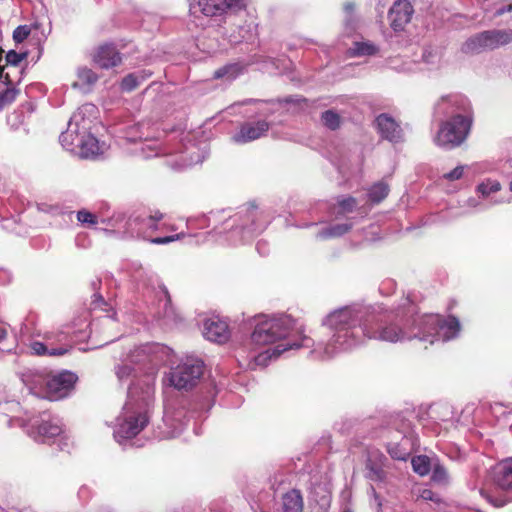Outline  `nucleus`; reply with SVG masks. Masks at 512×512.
Listing matches in <instances>:
<instances>
[{"mask_svg":"<svg viewBox=\"0 0 512 512\" xmlns=\"http://www.w3.org/2000/svg\"><path fill=\"white\" fill-rule=\"evenodd\" d=\"M463 172H464V166L460 165V166H457L456 168H454L453 170H451L450 172L445 173L443 175V178L450 180V181L458 180L462 177Z\"/></svg>","mask_w":512,"mask_h":512,"instance_id":"603ef678","label":"nucleus"},{"mask_svg":"<svg viewBox=\"0 0 512 512\" xmlns=\"http://www.w3.org/2000/svg\"><path fill=\"white\" fill-rule=\"evenodd\" d=\"M133 74H134V76H136V79L140 85L141 83H143L145 80H147L152 75V72L146 71V70H140V71L134 72Z\"/></svg>","mask_w":512,"mask_h":512,"instance_id":"bf43d9fd","label":"nucleus"},{"mask_svg":"<svg viewBox=\"0 0 512 512\" xmlns=\"http://www.w3.org/2000/svg\"><path fill=\"white\" fill-rule=\"evenodd\" d=\"M403 431H395L393 439L386 444L388 454L394 460L407 461L419 445L416 433L408 423L403 424Z\"/></svg>","mask_w":512,"mask_h":512,"instance_id":"4468645a","label":"nucleus"},{"mask_svg":"<svg viewBox=\"0 0 512 512\" xmlns=\"http://www.w3.org/2000/svg\"><path fill=\"white\" fill-rule=\"evenodd\" d=\"M512 42V28L492 29L469 37L462 45V51L478 54L487 50H495Z\"/></svg>","mask_w":512,"mask_h":512,"instance_id":"ddd939ff","label":"nucleus"},{"mask_svg":"<svg viewBox=\"0 0 512 512\" xmlns=\"http://www.w3.org/2000/svg\"><path fill=\"white\" fill-rule=\"evenodd\" d=\"M434 114L449 118L440 124L434 137L435 144L446 150L460 146L466 140L472 123L469 99L461 94L443 96L435 104Z\"/></svg>","mask_w":512,"mask_h":512,"instance_id":"39448f33","label":"nucleus"},{"mask_svg":"<svg viewBox=\"0 0 512 512\" xmlns=\"http://www.w3.org/2000/svg\"><path fill=\"white\" fill-rule=\"evenodd\" d=\"M339 213L345 214L354 211L357 206V201L353 197L341 198L338 200Z\"/></svg>","mask_w":512,"mask_h":512,"instance_id":"49530a36","label":"nucleus"},{"mask_svg":"<svg viewBox=\"0 0 512 512\" xmlns=\"http://www.w3.org/2000/svg\"><path fill=\"white\" fill-rule=\"evenodd\" d=\"M97 115L98 109L92 103L79 107L70 117L67 130L59 137L62 147L85 159L102 154L105 144H101L91 132Z\"/></svg>","mask_w":512,"mask_h":512,"instance_id":"0eeeda50","label":"nucleus"},{"mask_svg":"<svg viewBox=\"0 0 512 512\" xmlns=\"http://www.w3.org/2000/svg\"><path fill=\"white\" fill-rule=\"evenodd\" d=\"M92 494V489L88 485H82L77 492L78 499L83 503H86Z\"/></svg>","mask_w":512,"mask_h":512,"instance_id":"3c124183","label":"nucleus"},{"mask_svg":"<svg viewBox=\"0 0 512 512\" xmlns=\"http://www.w3.org/2000/svg\"><path fill=\"white\" fill-rule=\"evenodd\" d=\"M163 421L165 425L171 429L167 432V437H177L184 430L187 425L188 419L186 411L183 407L174 408L171 405H166L164 410Z\"/></svg>","mask_w":512,"mask_h":512,"instance_id":"5701e85b","label":"nucleus"},{"mask_svg":"<svg viewBox=\"0 0 512 512\" xmlns=\"http://www.w3.org/2000/svg\"><path fill=\"white\" fill-rule=\"evenodd\" d=\"M431 480L439 485H446L449 482V475L446 468L439 463L434 464Z\"/></svg>","mask_w":512,"mask_h":512,"instance_id":"a19ab883","label":"nucleus"},{"mask_svg":"<svg viewBox=\"0 0 512 512\" xmlns=\"http://www.w3.org/2000/svg\"><path fill=\"white\" fill-rule=\"evenodd\" d=\"M162 220L163 214L160 212H155L149 216H138L129 220V228L135 231L137 236L157 245L168 244L184 236V233H178L164 237H153L155 232L164 231L169 228Z\"/></svg>","mask_w":512,"mask_h":512,"instance_id":"9b49d317","label":"nucleus"},{"mask_svg":"<svg viewBox=\"0 0 512 512\" xmlns=\"http://www.w3.org/2000/svg\"><path fill=\"white\" fill-rule=\"evenodd\" d=\"M97 80L98 76L93 70L87 67H80L77 70V80L73 82L72 87L79 89L83 93H88L92 90Z\"/></svg>","mask_w":512,"mask_h":512,"instance_id":"473e14b6","label":"nucleus"},{"mask_svg":"<svg viewBox=\"0 0 512 512\" xmlns=\"http://www.w3.org/2000/svg\"><path fill=\"white\" fill-rule=\"evenodd\" d=\"M428 415L430 420L423 423V427L435 434H440L442 428L441 424L437 421L443 423L445 425V429H447L448 424L452 423L453 419L452 408L447 404H437L430 407Z\"/></svg>","mask_w":512,"mask_h":512,"instance_id":"412c9836","label":"nucleus"},{"mask_svg":"<svg viewBox=\"0 0 512 512\" xmlns=\"http://www.w3.org/2000/svg\"><path fill=\"white\" fill-rule=\"evenodd\" d=\"M93 60L99 67L108 69L118 65L121 57L114 45L106 44L97 49Z\"/></svg>","mask_w":512,"mask_h":512,"instance_id":"cd10ccee","label":"nucleus"},{"mask_svg":"<svg viewBox=\"0 0 512 512\" xmlns=\"http://www.w3.org/2000/svg\"><path fill=\"white\" fill-rule=\"evenodd\" d=\"M267 109L263 110L264 115L274 113H297L308 107V101L299 95H291L282 99H277L266 104Z\"/></svg>","mask_w":512,"mask_h":512,"instance_id":"6ab92c4d","label":"nucleus"},{"mask_svg":"<svg viewBox=\"0 0 512 512\" xmlns=\"http://www.w3.org/2000/svg\"><path fill=\"white\" fill-rule=\"evenodd\" d=\"M247 0H189V13L194 19L221 21L230 13L245 9Z\"/></svg>","mask_w":512,"mask_h":512,"instance_id":"9d476101","label":"nucleus"},{"mask_svg":"<svg viewBox=\"0 0 512 512\" xmlns=\"http://www.w3.org/2000/svg\"><path fill=\"white\" fill-rule=\"evenodd\" d=\"M493 504H494L495 506L500 507V506H503V505H504V502H503V501H500V502H493Z\"/></svg>","mask_w":512,"mask_h":512,"instance_id":"774afa93","label":"nucleus"},{"mask_svg":"<svg viewBox=\"0 0 512 512\" xmlns=\"http://www.w3.org/2000/svg\"><path fill=\"white\" fill-rule=\"evenodd\" d=\"M352 226V223H338L323 227L317 232L316 238L320 240L338 238L348 233Z\"/></svg>","mask_w":512,"mask_h":512,"instance_id":"f704fd0d","label":"nucleus"},{"mask_svg":"<svg viewBox=\"0 0 512 512\" xmlns=\"http://www.w3.org/2000/svg\"><path fill=\"white\" fill-rule=\"evenodd\" d=\"M100 283H101V282H100V280L93 281V282H92V286H93V288H94V289H97V288H98V286L100 285Z\"/></svg>","mask_w":512,"mask_h":512,"instance_id":"338daca9","label":"nucleus"},{"mask_svg":"<svg viewBox=\"0 0 512 512\" xmlns=\"http://www.w3.org/2000/svg\"><path fill=\"white\" fill-rule=\"evenodd\" d=\"M256 250L259 255L266 256L270 251L269 244L264 240H259L256 244Z\"/></svg>","mask_w":512,"mask_h":512,"instance_id":"13d9d810","label":"nucleus"},{"mask_svg":"<svg viewBox=\"0 0 512 512\" xmlns=\"http://www.w3.org/2000/svg\"><path fill=\"white\" fill-rule=\"evenodd\" d=\"M91 310H100L106 313L103 317H100L99 320L92 321L90 323L92 332H96L99 326H102L105 329H109L116 325V312L109 306V304L104 300L101 294H93L91 301Z\"/></svg>","mask_w":512,"mask_h":512,"instance_id":"4be33fe9","label":"nucleus"},{"mask_svg":"<svg viewBox=\"0 0 512 512\" xmlns=\"http://www.w3.org/2000/svg\"><path fill=\"white\" fill-rule=\"evenodd\" d=\"M100 512H114L112 508L104 506L100 509Z\"/></svg>","mask_w":512,"mask_h":512,"instance_id":"0e129e2a","label":"nucleus"},{"mask_svg":"<svg viewBox=\"0 0 512 512\" xmlns=\"http://www.w3.org/2000/svg\"><path fill=\"white\" fill-rule=\"evenodd\" d=\"M411 465L413 471L420 476L428 475L432 469L431 461L426 455L414 456L411 459Z\"/></svg>","mask_w":512,"mask_h":512,"instance_id":"58836bf2","label":"nucleus"},{"mask_svg":"<svg viewBox=\"0 0 512 512\" xmlns=\"http://www.w3.org/2000/svg\"><path fill=\"white\" fill-rule=\"evenodd\" d=\"M77 380V375L67 370L50 374L45 398L51 401H58L68 397L74 390Z\"/></svg>","mask_w":512,"mask_h":512,"instance_id":"2eb2a0df","label":"nucleus"},{"mask_svg":"<svg viewBox=\"0 0 512 512\" xmlns=\"http://www.w3.org/2000/svg\"><path fill=\"white\" fill-rule=\"evenodd\" d=\"M319 344L324 343L316 344L312 338L304 335L303 325L291 315H259L255 318L249 342L237 350V357L242 367L255 370L266 367L271 360L288 350L302 347H312L310 357L318 360L312 356V351Z\"/></svg>","mask_w":512,"mask_h":512,"instance_id":"f03ea898","label":"nucleus"},{"mask_svg":"<svg viewBox=\"0 0 512 512\" xmlns=\"http://www.w3.org/2000/svg\"><path fill=\"white\" fill-rule=\"evenodd\" d=\"M389 191V185L384 181H379L368 190V198L372 203L378 204L388 196Z\"/></svg>","mask_w":512,"mask_h":512,"instance_id":"e433bc0d","label":"nucleus"},{"mask_svg":"<svg viewBox=\"0 0 512 512\" xmlns=\"http://www.w3.org/2000/svg\"><path fill=\"white\" fill-rule=\"evenodd\" d=\"M303 505L302 494L297 489H291L282 495L281 508L283 512H302Z\"/></svg>","mask_w":512,"mask_h":512,"instance_id":"72a5a7b5","label":"nucleus"},{"mask_svg":"<svg viewBox=\"0 0 512 512\" xmlns=\"http://www.w3.org/2000/svg\"><path fill=\"white\" fill-rule=\"evenodd\" d=\"M121 135L119 138L130 143H141V153L148 159L160 154L158 143L159 132L150 121H141L117 130Z\"/></svg>","mask_w":512,"mask_h":512,"instance_id":"1a4fd4ad","label":"nucleus"},{"mask_svg":"<svg viewBox=\"0 0 512 512\" xmlns=\"http://www.w3.org/2000/svg\"><path fill=\"white\" fill-rule=\"evenodd\" d=\"M118 337H111V335L107 334V337H106V343H110V342H113L115 339H117Z\"/></svg>","mask_w":512,"mask_h":512,"instance_id":"69168bd1","label":"nucleus"},{"mask_svg":"<svg viewBox=\"0 0 512 512\" xmlns=\"http://www.w3.org/2000/svg\"><path fill=\"white\" fill-rule=\"evenodd\" d=\"M494 481L503 490H512V457L500 461L494 469Z\"/></svg>","mask_w":512,"mask_h":512,"instance_id":"c756f323","label":"nucleus"},{"mask_svg":"<svg viewBox=\"0 0 512 512\" xmlns=\"http://www.w3.org/2000/svg\"><path fill=\"white\" fill-rule=\"evenodd\" d=\"M413 7L409 0H397L390 8L388 18L395 32L403 31L413 15Z\"/></svg>","mask_w":512,"mask_h":512,"instance_id":"aec40b11","label":"nucleus"},{"mask_svg":"<svg viewBox=\"0 0 512 512\" xmlns=\"http://www.w3.org/2000/svg\"><path fill=\"white\" fill-rule=\"evenodd\" d=\"M270 222L264 211L255 205L241 208L234 215L227 210L211 211L187 220L189 229L212 228L218 234L228 230L233 244L246 243L262 233Z\"/></svg>","mask_w":512,"mask_h":512,"instance_id":"7ed1b4c3","label":"nucleus"},{"mask_svg":"<svg viewBox=\"0 0 512 512\" xmlns=\"http://www.w3.org/2000/svg\"><path fill=\"white\" fill-rule=\"evenodd\" d=\"M26 429L27 434L36 442H58L60 450L69 448L68 438L64 435L62 420L50 412L42 411L37 415L23 411L19 402L11 400L0 402V422Z\"/></svg>","mask_w":512,"mask_h":512,"instance_id":"20e7f679","label":"nucleus"},{"mask_svg":"<svg viewBox=\"0 0 512 512\" xmlns=\"http://www.w3.org/2000/svg\"><path fill=\"white\" fill-rule=\"evenodd\" d=\"M132 268H133L132 277L139 285H142L143 287H151L153 289L157 285L161 289V291L163 292V294L166 297V303H165V307H166L170 302L168 291L159 282L157 275L150 269L144 268L140 263H133Z\"/></svg>","mask_w":512,"mask_h":512,"instance_id":"a878e982","label":"nucleus"},{"mask_svg":"<svg viewBox=\"0 0 512 512\" xmlns=\"http://www.w3.org/2000/svg\"><path fill=\"white\" fill-rule=\"evenodd\" d=\"M463 207H469V208H472V209H475L478 211H483L487 208V206L484 205L481 200H479L478 198H475V197L468 198L465 201V204L463 205Z\"/></svg>","mask_w":512,"mask_h":512,"instance_id":"8fccbe9b","label":"nucleus"},{"mask_svg":"<svg viewBox=\"0 0 512 512\" xmlns=\"http://www.w3.org/2000/svg\"><path fill=\"white\" fill-rule=\"evenodd\" d=\"M204 372V363L198 358H187L172 368L164 377V382L177 390H190L195 387Z\"/></svg>","mask_w":512,"mask_h":512,"instance_id":"f8f14e48","label":"nucleus"},{"mask_svg":"<svg viewBox=\"0 0 512 512\" xmlns=\"http://www.w3.org/2000/svg\"><path fill=\"white\" fill-rule=\"evenodd\" d=\"M208 155V147L206 143L200 145L188 141L182 145L179 155L173 165L175 169L187 168L202 163Z\"/></svg>","mask_w":512,"mask_h":512,"instance_id":"a211bd4d","label":"nucleus"},{"mask_svg":"<svg viewBox=\"0 0 512 512\" xmlns=\"http://www.w3.org/2000/svg\"><path fill=\"white\" fill-rule=\"evenodd\" d=\"M172 350L160 343H146L130 352L128 357L115 367L119 381L131 380L128 390L136 386L138 395L146 386L149 377L155 382L158 367L170 360Z\"/></svg>","mask_w":512,"mask_h":512,"instance_id":"423d86ee","label":"nucleus"},{"mask_svg":"<svg viewBox=\"0 0 512 512\" xmlns=\"http://www.w3.org/2000/svg\"><path fill=\"white\" fill-rule=\"evenodd\" d=\"M376 126L383 139L392 143L402 141L403 133L400 125L387 114H381L376 118Z\"/></svg>","mask_w":512,"mask_h":512,"instance_id":"bb28decb","label":"nucleus"},{"mask_svg":"<svg viewBox=\"0 0 512 512\" xmlns=\"http://www.w3.org/2000/svg\"><path fill=\"white\" fill-rule=\"evenodd\" d=\"M29 35V31L26 26H19L13 32V38L16 42L24 41Z\"/></svg>","mask_w":512,"mask_h":512,"instance_id":"864d4df0","label":"nucleus"},{"mask_svg":"<svg viewBox=\"0 0 512 512\" xmlns=\"http://www.w3.org/2000/svg\"><path fill=\"white\" fill-rule=\"evenodd\" d=\"M11 281V273L3 268H0V285H6Z\"/></svg>","mask_w":512,"mask_h":512,"instance_id":"680f3d73","label":"nucleus"},{"mask_svg":"<svg viewBox=\"0 0 512 512\" xmlns=\"http://www.w3.org/2000/svg\"><path fill=\"white\" fill-rule=\"evenodd\" d=\"M49 376L50 374L41 372H30L23 376V383L32 394L45 398Z\"/></svg>","mask_w":512,"mask_h":512,"instance_id":"c85d7f7f","label":"nucleus"},{"mask_svg":"<svg viewBox=\"0 0 512 512\" xmlns=\"http://www.w3.org/2000/svg\"><path fill=\"white\" fill-rule=\"evenodd\" d=\"M500 189L501 184L498 180L488 178L477 185L476 192L481 198L486 199L491 194L500 191Z\"/></svg>","mask_w":512,"mask_h":512,"instance_id":"4c0bfd02","label":"nucleus"},{"mask_svg":"<svg viewBox=\"0 0 512 512\" xmlns=\"http://www.w3.org/2000/svg\"><path fill=\"white\" fill-rule=\"evenodd\" d=\"M19 90L14 87H7L0 91V111L15 101Z\"/></svg>","mask_w":512,"mask_h":512,"instance_id":"37998d69","label":"nucleus"},{"mask_svg":"<svg viewBox=\"0 0 512 512\" xmlns=\"http://www.w3.org/2000/svg\"><path fill=\"white\" fill-rule=\"evenodd\" d=\"M202 333L207 340L219 344L225 343L230 337L228 324L218 317L206 319Z\"/></svg>","mask_w":512,"mask_h":512,"instance_id":"393cba45","label":"nucleus"},{"mask_svg":"<svg viewBox=\"0 0 512 512\" xmlns=\"http://www.w3.org/2000/svg\"><path fill=\"white\" fill-rule=\"evenodd\" d=\"M26 56V53H18L14 50H10L7 52L5 59L7 64L16 67Z\"/></svg>","mask_w":512,"mask_h":512,"instance_id":"09e8293b","label":"nucleus"},{"mask_svg":"<svg viewBox=\"0 0 512 512\" xmlns=\"http://www.w3.org/2000/svg\"><path fill=\"white\" fill-rule=\"evenodd\" d=\"M258 36V22L255 18L249 17L243 25L238 26L237 35H230V42L233 44L242 41L253 42Z\"/></svg>","mask_w":512,"mask_h":512,"instance_id":"7c9ffc66","label":"nucleus"},{"mask_svg":"<svg viewBox=\"0 0 512 512\" xmlns=\"http://www.w3.org/2000/svg\"><path fill=\"white\" fill-rule=\"evenodd\" d=\"M354 11H355V5L353 3H351V2L345 3V5H344L345 16L355 15Z\"/></svg>","mask_w":512,"mask_h":512,"instance_id":"e2e57ef3","label":"nucleus"},{"mask_svg":"<svg viewBox=\"0 0 512 512\" xmlns=\"http://www.w3.org/2000/svg\"><path fill=\"white\" fill-rule=\"evenodd\" d=\"M321 121L330 130H336L340 127L341 119L338 113L333 110H326L321 115Z\"/></svg>","mask_w":512,"mask_h":512,"instance_id":"ea45409f","label":"nucleus"},{"mask_svg":"<svg viewBox=\"0 0 512 512\" xmlns=\"http://www.w3.org/2000/svg\"><path fill=\"white\" fill-rule=\"evenodd\" d=\"M507 13H512V4L496 8V10L493 12V17L504 16Z\"/></svg>","mask_w":512,"mask_h":512,"instance_id":"052dcab7","label":"nucleus"},{"mask_svg":"<svg viewBox=\"0 0 512 512\" xmlns=\"http://www.w3.org/2000/svg\"><path fill=\"white\" fill-rule=\"evenodd\" d=\"M154 403L153 379L146 381L142 395L134 385L128 390L127 401L121 415L117 418L114 429L115 440L122 444L123 441L137 436L149 423L150 410Z\"/></svg>","mask_w":512,"mask_h":512,"instance_id":"6e6552de","label":"nucleus"},{"mask_svg":"<svg viewBox=\"0 0 512 512\" xmlns=\"http://www.w3.org/2000/svg\"><path fill=\"white\" fill-rule=\"evenodd\" d=\"M308 499L315 512H328L331 504V487L327 478H312Z\"/></svg>","mask_w":512,"mask_h":512,"instance_id":"f3484780","label":"nucleus"},{"mask_svg":"<svg viewBox=\"0 0 512 512\" xmlns=\"http://www.w3.org/2000/svg\"><path fill=\"white\" fill-rule=\"evenodd\" d=\"M436 54L431 50V48H425L422 53V60L424 63L431 65L435 63Z\"/></svg>","mask_w":512,"mask_h":512,"instance_id":"4d7b16f0","label":"nucleus"},{"mask_svg":"<svg viewBox=\"0 0 512 512\" xmlns=\"http://www.w3.org/2000/svg\"><path fill=\"white\" fill-rule=\"evenodd\" d=\"M76 217L78 222L87 227H94L98 224V217L86 209L79 210Z\"/></svg>","mask_w":512,"mask_h":512,"instance_id":"c03bdc74","label":"nucleus"},{"mask_svg":"<svg viewBox=\"0 0 512 512\" xmlns=\"http://www.w3.org/2000/svg\"><path fill=\"white\" fill-rule=\"evenodd\" d=\"M139 86V83L133 73L126 75L120 84L122 91L131 92Z\"/></svg>","mask_w":512,"mask_h":512,"instance_id":"de8ad7c7","label":"nucleus"},{"mask_svg":"<svg viewBox=\"0 0 512 512\" xmlns=\"http://www.w3.org/2000/svg\"><path fill=\"white\" fill-rule=\"evenodd\" d=\"M15 347L14 339H9L8 329L0 324V350L4 352H11Z\"/></svg>","mask_w":512,"mask_h":512,"instance_id":"a18cd8bd","label":"nucleus"},{"mask_svg":"<svg viewBox=\"0 0 512 512\" xmlns=\"http://www.w3.org/2000/svg\"><path fill=\"white\" fill-rule=\"evenodd\" d=\"M245 71V65L239 62L228 63L214 71L213 78L223 83H231Z\"/></svg>","mask_w":512,"mask_h":512,"instance_id":"2f4dec72","label":"nucleus"},{"mask_svg":"<svg viewBox=\"0 0 512 512\" xmlns=\"http://www.w3.org/2000/svg\"><path fill=\"white\" fill-rule=\"evenodd\" d=\"M388 459L379 451H371L366 460V478L377 484V487L371 485L370 492L375 499H378L377 488H381L387 482V466Z\"/></svg>","mask_w":512,"mask_h":512,"instance_id":"dca6fc26","label":"nucleus"},{"mask_svg":"<svg viewBox=\"0 0 512 512\" xmlns=\"http://www.w3.org/2000/svg\"><path fill=\"white\" fill-rule=\"evenodd\" d=\"M344 25H345L346 32L348 34H351L352 32H354L357 27L356 16L355 15L345 16L344 17Z\"/></svg>","mask_w":512,"mask_h":512,"instance_id":"5fc2aeb1","label":"nucleus"},{"mask_svg":"<svg viewBox=\"0 0 512 512\" xmlns=\"http://www.w3.org/2000/svg\"><path fill=\"white\" fill-rule=\"evenodd\" d=\"M33 354L35 355H63L66 353L65 349H48L42 342L35 341L30 346Z\"/></svg>","mask_w":512,"mask_h":512,"instance_id":"79ce46f5","label":"nucleus"},{"mask_svg":"<svg viewBox=\"0 0 512 512\" xmlns=\"http://www.w3.org/2000/svg\"><path fill=\"white\" fill-rule=\"evenodd\" d=\"M270 124L265 120L246 122L232 136V141L238 144L248 143L259 139L268 131Z\"/></svg>","mask_w":512,"mask_h":512,"instance_id":"b1692460","label":"nucleus"},{"mask_svg":"<svg viewBox=\"0 0 512 512\" xmlns=\"http://www.w3.org/2000/svg\"><path fill=\"white\" fill-rule=\"evenodd\" d=\"M419 497L425 501H439V497L431 489L423 488L419 491Z\"/></svg>","mask_w":512,"mask_h":512,"instance_id":"6e6d98bb","label":"nucleus"},{"mask_svg":"<svg viewBox=\"0 0 512 512\" xmlns=\"http://www.w3.org/2000/svg\"><path fill=\"white\" fill-rule=\"evenodd\" d=\"M322 325L330 331L326 344L312 351L317 359H331L365 343L366 339L388 343H402L418 339L433 344L457 338L461 324L455 316L439 314L380 315L373 306L354 304L330 312Z\"/></svg>","mask_w":512,"mask_h":512,"instance_id":"f257e3e1","label":"nucleus"},{"mask_svg":"<svg viewBox=\"0 0 512 512\" xmlns=\"http://www.w3.org/2000/svg\"><path fill=\"white\" fill-rule=\"evenodd\" d=\"M379 52V47L370 41H357L354 42L352 48H350V54L352 56H373Z\"/></svg>","mask_w":512,"mask_h":512,"instance_id":"c9c22d12","label":"nucleus"}]
</instances>
